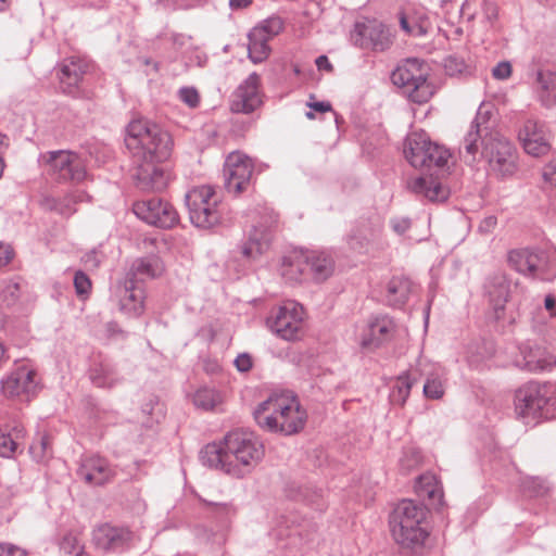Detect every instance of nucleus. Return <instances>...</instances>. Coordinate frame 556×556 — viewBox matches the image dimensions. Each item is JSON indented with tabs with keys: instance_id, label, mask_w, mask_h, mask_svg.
<instances>
[{
	"instance_id": "nucleus-64",
	"label": "nucleus",
	"mask_w": 556,
	"mask_h": 556,
	"mask_svg": "<svg viewBox=\"0 0 556 556\" xmlns=\"http://www.w3.org/2000/svg\"><path fill=\"white\" fill-rule=\"evenodd\" d=\"M212 506H215L218 511L229 515L232 511V507L227 504H220V503H210Z\"/></svg>"
},
{
	"instance_id": "nucleus-51",
	"label": "nucleus",
	"mask_w": 556,
	"mask_h": 556,
	"mask_svg": "<svg viewBox=\"0 0 556 556\" xmlns=\"http://www.w3.org/2000/svg\"><path fill=\"white\" fill-rule=\"evenodd\" d=\"M427 493L429 505L434 509H441L444 506L443 489H419Z\"/></svg>"
},
{
	"instance_id": "nucleus-31",
	"label": "nucleus",
	"mask_w": 556,
	"mask_h": 556,
	"mask_svg": "<svg viewBox=\"0 0 556 556\" xmlns=\"http://www.w3.org/2000/svg\"><path fill=\"white\" fill-rule=\"evenodd\" d=\"M281 276L289 282H299L308 275L305 252H294L285 256L281 264Z\"/></svg>"
},
{
	"instance_id": "nucleus-29",
	"label": "nucleus",
	"mask_w": 556,
	"mask_h": 556,
	"mask_svg": "<svg viewBox=\"0 0 556 556\" xmlns=\"http://www.w3.org/2000/svg\"><path fill=\"white\" fill-rule=\"evenodd\" d=\"M164 271L163 262L157 256H148L136 260L127 273L126 278L140 283L144 279L156 278Z\"/></svg>"
},
{
	"instance_id": "nucleus-43",
	"label": "nucleus",
	"mask_w": 556,
	"mask_h": 556,
	"mask_svg": "<svg viewBox=\"0 0 556 556\" xmlns=\"http://www.w3.org/2000/svg\"><path fill=\"white\" fill-rule=\"evenodd\" d=\"M29 453L34 460L43 463L51 455L50 442L47 437H41L29 447Z\"/></svg>"
},
{
	"instance_id": "nucleus-58",
	"label": "nucleus",
	"mask_w": 556,
	"mask_h": 556,
	"mask_svg": "<svg viewBox=\"0 0 556 556\" xmlns=\"http://www.w3.org/2000/svg\"><path fill=\"white\" fill-rule=\"evenodd\" d=\"M0 556H27V553L16 545L0 543Z\"/></svg>"
},
{
	"instance_id": "nucleus-21",
	"label": "nucleus",
	"mask_w": 556,
	"mask_h": 556,
	"mask_svg": "<svg viewBox=\"0 0 556 556\" xmlns=\"http://www.w3.org/2000/svg\"><path fill=\"white\" fill-rule=\"evenodd\" d=\"M114 475V468L105 458L99 455L83 458L76 470V476L80 482L96 486L111 483Z\"/></svg>"
},
{
	"instance_id": "nucleus-5",
	"label": "nucleus",
	"mask_w": 556,
	"mask_h": 556,
	"mask_svg": "<svg viewBox=\"0 0 556 556\" xmlns=\"http://www.w3.org/2000/svg\"><path fill=\"white\" fill-rule=\"evenodd\" d=\"M254 419L266 431L292 435L304 428L307 414L294 396L275 394L258 404Z\"/></svg>"
},
{
	"instance_id": "nucleus-2",
	"label": "nucleus",
	"mask_w": 556,
	"mask_h": 556,
	"mask_svg": "<svg viewBox=\"0 0 556 556\" xmlns=\"http://www.w3.org/2000/svg\"><path fill=\"white\" fill-rule=\"evenodd\" d=\"M491 116L490 106L481 104L464 137L459 153L466 163L484 159L495 175L509 177L517 170V153L513 143L493 129Z\"/></svg>"
},
{
	"instance_id": "nucleus-26",
	"label": "nucleus",
	"mask_w": 556,
	"mask_h": 556,
	"mask_svg": "<svg viewBox=\"0 0 556 556\" xmlns=\"http://www.w3.org/2000/svg\"><path fill=\"white\" fill-rule=\"evenodd\" d=\"M395 331L394 320L387 316H376L368 325V332L362 339V345L365 348H378L384 342L391 340Z\"/></svg>"
},
{
	"instance_id": "nucleus-38",
	"label": "nucleus",
	"mask_w": 556,
	"mask_h": 556,
	"mask_svg": "<svg viewBox=\"0 0 556 556\" xmlns=\"http://www.w3.org/2000/svg\"><path fill=\"white\" fill-rule=\"evenodd\" d=\"M25 437V429L22 425L16 424L10 429H0V456L11 457Z\"/></svg>"
},
{
	"instance_id": "nucleus-33",
	"label": "nucleus",
	"mask_w": 556,
	"mask_h": 556,
	"mask_svg": "<svg viewBox=\"0 0 556 556\" xmlns=\"http://www.w3.org/2000/svg\"><path fill=\"white\" fill-rule=\"evenodd\" d=\"M292 527L286 526V531L282 528V525L279 526L278 535L287 536L292 541L293 544L298 542L301 543H309L314 540L317 526L309 520L302 519L300 522H295V520H291Z\"/></svg>"
},
{
	"instance_id": "nucleus-4",
	"label": "nucleus",
	"mask_w": 556,
	"mask_h": 556,
	"mask_svg": "<svg viewBox=\"0 0 556 556\" xmlns=\"http://www.w3.org/2000/svg\"><path fill=\"white\" fill-rule=\"evenodd\" d=\"M428 508L413 500L400 501L389 515L390 533L403 549L418 552L430 535Z\"/></svg>"
},
{
	"instance_id": "nucleus-28",
	"label": "nucleus",
	"mask_w": 556,
	"mask_h": 556,
	"mask_svg": "<svg viewBox=\"0 0 556 556\" xmlns=\"http://www.w3.org/2000/svg\"><path fill=\"white\" fill-rule=\"evenodd\" d=\"M419 366L421 367L420 376L426 377V382L422 390L425 396L431 400H440L445 392L443 381L445 372L443 368L422 362L419 363Z\"/></svg>"
},
{
	"instance_id": "nucleus-15",
	"label": "nucleus",
	"mask_w": 556,
	"mask_h": 556,
	"mask_svg": "<svg viewBox=\"0 0 556 556\" xmlns=\"http://www.w3.org/2000/svg\"><path fill=\"white\" fill-rule=\"evenodd\" d=\"M253 174L252 160L240 153H230L225 162L223 175L228 192L239 194L250 185Z\"/></svg>"
},
{
	"instance_id": "nucleus-13",
	"label": "nucleus",
	"mask_w": 556,
	"mask_h": 556,
	"mask_svg": "<svg viewBox=\"0 0 556 556\" xmlns=\"http://www.w3.org/2000/svg\"><path fill=\"white\" fill-rule=\"evenodd\" d=\"M132 211L144 223L163 229H169L179 222V215L173 204L156 197L135 202Z\"/></svg>"
},
{
	"instance_id": "nucleus-20",
	"label": "nucleus",
	"mask_w": 556,
	"mask_h": 556,
	"mask_svg": "<svg viewBox=\"0 0 556 556\" xmlns=\"http://www.w3.org/2000/svg\"><path fill=\"white\" fill-rule=\"evenodd\" d=\"M262 102L261 77L253 72L233 91L230 109L235 113L249 114L261 106Z\"/></svg>"
},
{
	"instance_id": "nucleus-44",
	"label": "nucleus",
	"mask_w": 556,
	"mask_h": 556,
	"mask_svg": "<svg viewBox=\"0 0 556 556\" xmlns=\"http://www.w3.org/2000/svg\"><path fill=\"white\" fill-rule=\"evenodd\" d=\"M141 410L144 415L151 417L146 421L147 427H152L154 422H159L163 417L162 407L156 397L149 399L148 402L142 405Z\"/></svg>"
},
{
	"instance_id": "nucleus-60",
	"label": "nucleus",
	"mask_w": 556,
	"mask_h": 556,
	"mask_svg": "<svg viewBox=\"0 0 556 556\" xmlns=\"http://www.w3.org/2000/svg\"><path fill=\"white\" fill-rule=\"evenodd\" d=\"M103 255L97 250H92L83 256V262L87 267L97 268L102 262Z\"/></svg>"
},
{
	"instance_id": "nucleus-61",
	"label": "nucleus",
	"mask_w": 556,
	"mask_h": 556,
	"mask_svg": "<svg viewBox=\"0 0 556 556\" xmlns=\"http://www.w3.org/2000/svg\"><path fill=\"white\" fill-rule=\"evenodd\" d=\"M315 64L319 71L331 72L333 68L332 64L326 55H319L316 59Z\"/></svg>"
},
{
	"instance_id": "nucleus-23",
	"label": "nucleus",
	"mask_w": 556,
	"mask_h": 556,
	"mask_svg": "<svg viewBox=\"0 0 556 556\" xmlns=\"http://www.w3.org/2000/svg\"><path fill=\"white\" fill-rule=\"evenodd\" d=\"M119 309L128 317H139L144 309V290L141 283L125 278L117 286Z\"/></svg>"
},
{
	"instance_id": "nucleus-42",
	"label": "nucleus",
	"mask_w": 556,
	"mask_h": 556,
	"mask_svg": "<svg viewBox=\"0 0 556 556\" xmlns=\"http://www.w3.org/2000/svg\"><path fill=\"white\" fill-rule=\"evenodd\" d=\"M422 462V453L418 447L407 446L403 450L402 457L400 459V467L402 470H410L417 467Z\"/></svg>"
},
{
	"instance_id": "nucleus-41",
	"label": "nucleus",
	"mask_w": 556,
	"mask_h": 556,
	"mask_svg": "<svg viewBox=\"0 0 556 556\" xmlns=\"http://www.w3.org/2000/svg\"><path fill=\"white\" fill-rule=\"evenodd\" d=\"M193 404L202 410H214L222 404V395L214 388L202 387L195 391Z\"/></svg>"
},
{
	"instance_id": "nucleus-3",
	"label": "nucleus",
	"mask_w": 556,
	"mask_h": 556,
	"mask_svg": "<svg viewBox=\"0 0 556 556\" xmlns=\"http://www.w3.org/2000/svg\"><path fill=\"white\" fill-rule=\"evenodd\" d=\"M263 456L264 446L258 437L243 429L228 432L222 442L208 443L200 453L203 465L232 478L248 476Z\"/></svg>"
},
{
	"instance_id": "nucleus-1",
	"label": "nucleus",
	"mask_w": 556,
	"mask_h": 556,
	"mask_svg": "<svg viewBox=\"0 0 556 556\" xmlns=\"http://www.w3.org/2000/svg\"><path fill=\"white\" fill-rule=\"evenodd\" d=\"M125 144L136 164L134 178L143 191H162L170 175L160 163L166 161L173 148L168 131L146 119H135L127 126Z\"/></svg>"
},
{
	"instance_id": "nucleus-48",
	"label": "nucleus",
	"mask_w": 556,
	"mask_h": 556,
	"mask_svg": "<svg viewBox=\"0 0 556 556\" xmlns=\"http://www.w3.org/2000/svg\"><path fill=\"white\" fill-rule=\"evenodd\" d=\"M178 99L191 109L200 104V94L194 87H181L177 92Z\"/></svg>"
},
{
	"instance_id": "nucleus-53",
	"label": "nucleus",
	"mask_w": 556,
	"mask_h": 556,
	"mask_svg": "<svg viewBox=\"0 0 556 556\" xmlns=\"http://www.w3.org/2000/svg\"><path fill=\"white\" fill-rule=\"evenodd\" d=\"M439 484H441V480L439 479V477L431 471H427L417 477L415 486L426 488L438 486Z\"/></svg>"
},
{
	"instance_id": "nucleus-24",
	"label": "nucleus",
	"mask_w": 556,
	"mask_h": 556,
	"mask_svg": "<svg viewBox=\"0 0 556 556\" xmlns=\"http://www.w3.org/2000/svg\"><path fill=\"white\" fill-rule=\"evenodd\" d=\"M485 293L493 306L496 318H501V313L505 308L510 293V281L503 271H496L486 278L484 283Z\"/></svg>"
},
{
	"instance_id": "nucleus-55",
	"label": "nucleus",
	"mask_w": 556,
	"mask_h": 556,
	"mask_svg": "<svg viewBox=\"0 0 556 556\" xmlns=\"http://www.w3.org/2000/svg\"><path fill=\"white\" fill-rule=\"evenodd\" d=\"M233 364L238 371L248 372L253 367V359L249 353H241L235 358Z\"/></svg>"
},
{
	"instance_id": "nucleus-32",
	"label": "nucleus",
	"mask_w": 556,
	"mask_h": 556,
	"mask_svg": "<svg viewBox=\"0 0 556 556\" xmlns=\"http://www.w3.org/2000/svg\"><path fill=\"white\" fill-rule=\"evenodd\" d=\"M414 291L415 286L408 278L393 277L387 286V303L393 307H401Z\"/></svg>"
},
{
	"instance_id": "nucleus-30",
	"label": "nucleus",
	"mask_w": 556,
	"mask_h": 556,
	"mask_svg": "<svg viewBox=\"0 0 556 556\" xmlns=\"http://www.w3.org/2000/svg\"><path fill=\"white\" fill-rule=\"evenodd\" d=\"M308 274L315 281H324L333 273V258L324 251H306Z\"/></svg>"
},
{
	"instance_id": "nucleus-52",
	"label": "nucleus",
	"mask_w": 556,
	"mask_h": 556,
	"mask_svg": "<svg viewBox=\"0 0 556 556\" xmlns=\"http://www.w3.org/2000/svg\"><path fill=\"white\" fill-rule=\"evenodd\" d=\"M513 66L509 61H501L492 68V76L497 80H506L511 76Z\"/></svg>"
},
{
	"instance_id": "nucleus-7",
	"label": "nucleus",
	"mask_w": 556,
	"mask_h": 556,
	"mask_svg": "<svg viewBox=\"0 0 556 556\" xmlns=\"http://www.w3.org/2000/svg\"><path fill=\"white\" fill-rule=\"evenodd\" d=\"M189 218L193 226L212 229L222 223L225 207L220 194L210 185L197 186L185 195Z\"/></svg>"
},
{
	"instance_id": "nucleus-9",
	"label": "nucleus",
	"mask_w": 556,
	"mask_h": 556,
	"mask_svg": "<svg viewBox=\"0 0 556 556\" xmlns=\"http://www.w3.org/2000/svg\"><path fill=\"white\" fill-rule=\"evenodd\" d=\"M404 154L415 168L443 167L450 157V152L432 142L425 131H414L407 136Z\"/></svg>"
},
{
	"instance_id": "nucleus-14",
	"label": "nucleus",
	"mask_w": 556,
	"mask_h": 556,
	"mask_svg": "<svg viewBox=\"0 0 556 556\" xmlns=\"http://www.w3.org/2000/svg\"><path fill=\"white\" fill-rule=\"evenodd\" d=\"M351 41L358 48L386 51L393 43V34L376 20L356 22L351 30Z\"/></svg>"
},
{
	"instance_id": "nucleus-39",
	"label": "nucleus",
	"mask_w": 556,
	"mask_h": 556,
	"mask_svg": "<svg viewBox=\"0 0 556 556\" xmlns=\"http://www.w3.org/2000/svg\"><path fill=\"white\" fill-rule=\"evenodd\" d=\"M481 9L482 17L492 25L497 18V7L495 3L488 0H466L460 9V12L468 21L476 17L478 14L477 8Z\"/></svg>"
},
{
	"instance_id": "nucleus-63",
	"label": "nucleus",
	"mask_w": 556,
	"mask_h": 556,
	"mask_svg": "<svg viewBox=\"0 0 556 556\" xmlns=\"http://www.w3.org/2000/svg\"><path fill=\"white\" fill-rule=\"evenodd\" d=\"M252 3V0H229V5L232 10H240L248 8Z\"/></svg>"
},
{
	"instance_id": "nucleus-10",
	"label": "nucleus",
	"mask_w": 556,
	"mask_h": 556,
	"mask_svg": "<svg viewBox=\"0 0 556 556\" xmlns=\"http://www.w3.org/2000/svg\"><path fill=\"white\" fill-rule=\"evenodd\" d=\"M508 263L519 274L534 279L551 281L556 277V263L542 250H513L508 253Z\"/></svg>"
},
{
	"instance_id": "nucleus-37",
	"label": "nucleus",
	"mask_w": 556,
	"mask_h": 556,
	"mask_svg": "<svg viewBox=\"0 0 556 556\" xmlns=\"http://www.w3.org/2000/svg\"><path fill=\"white\" fill-rule=\"evenodd\" d=\"M417 379L416 370H409L399 376L391 389V403L403 406L410 394L412 387L417 382Z\"/></svg>"
},
{
	"instance_id": "nucleus-25",
	"label": "nucleus",
	"mask_w": 556,
	"mask_h": 556,
	"mask_svg": "<svg viewBox=\"0 0 556 556\" xmlns=\"http://www.w3.org/2000/svg\"><path fill=\"white\" fill-rule=\"evenodd\" d=\"M275 219L270 216L265 224L253 226L249 232L248 240L242 247V254L250 260H254L263 254L271 241V228Z\"/></svg>"
},
{
	"instance_id": "nucleus-45",
	"label": "nucleus",
	"mask_w": 556,
	"mask_h": 556,
	"mask_svg": "<svg viewBox=\"0 0 556 556\" xmlns=\"http://www.w3.org/2000/svg\"><path fill=\"white\" fill-rule=\"evenodd\" d=\"M283 28V22L278 16H271L265 20L262 24L253 27L252 29H262L263 35L269 40L277 36Z\"/></svg>"
},
{
	"instance_id": "nucleus-22",
	"label": "nucleus",
	"mask_w": 556,
	"mask_h": 556,
	"mask_svg": "<svg viewBox=\"0 0 556 556\" xmlns=\"http://www.w3.org/2000/svg\"><path fill=\"white\" fill-rule=\"evenodd\" d=\"M130 540V532L122 527L103 523L92 533L94 546L103 552H121Z\"/></svg>"
},
{
	"instance_id": "nucleus-57",
	"label": "nucleus",
	"mask_w": 556,
	"mask_h": 556,
	"mask_svg": "<svg viewBox=\"0 0 556 556\" xmlns=\"http://www.w3.org/2000/svg\"><path fill=\"white\" fill-rule=\"evenodd\" d=\"M393 231L400 236L404 235L410 228V219L406 217H395L390 220Z\"/></svg>"
},
{
	"instance_id": "nucleus-59",
	"label": "nucleus",
	"mask_w": 556,
	"mask_h": 556,
	"mask_svg": "<svg viewBox=\"0 0 556 556\" xmlns=\"http://www.w3.org/2000/svg\"><path fill=\"white\" fill-rule=\"evenodd\" d=\"M14 256V251L10 244L0 241V269L5 267Z\"/></svg>"
},
{
	"instance_id": "nucleus-46",
	"label": "nucleus",
	"mask_w": 556,
	"mask_h": 556,
	"mask_svg": "<svg viewBox=\"0 0 556 556\" xmlns=\"http://www.w3.org/2000/svg\"><path fill=\"white\" fill-rule=\"evenodd\" d=\"M21 296V286L18 282L15 281H9L5 283L1 291V299L2 302L7 306L14 305Z\"/></svg>"
},
{
	"instance_id": "nucleus-17",
	"label": "nucleus",
	"mask_w": 556,
	"mask_h": 556,
	"mask_svg": "<svg viewBox=\"0 0 556 556\" xmlns=\"http://www.w3.org/2000/svg\"><path fill=\"white\" fill-rule=\"evenodd\" d=\"M518 136L525 151L532 156L546 155L551 150L552 132L544 122L527 118Z\"/></svg>"
},
{
	"instance_id": "nucleus-12",
	"label": "nucleus",
	"mask_w": 556,
	"mask_h": 556,
	"mask_svg": "<svg viewBox=\"0 0 556 556\" xmlns=\"http://www.w3.org/2000/svg\"><path fill=\"white\" fill-rule=\"evenodd\" d=\"M268 325L281 339L298 340L304 333V308L294 301H287L271 313Z\"/></svg>"
},
{
	"instance_id": "nucleus-50",
	"label": "nucleus",
	"mask_w": 556,
	"mask_h": 556,
	"mask_svg": "<svg viewBox=\"0 0 556 556\" xmlns=\"http://www.w3.org/2000/svg\"><path fill=\"white\" fill-rule=\"evenodd\" d=\"M302 490L305 491L303 493V497L307 502L308 505L313 506L317 510H323L324 509L325 505H324V503L321 501V497H323L321 491H323V489H312V488H308V489H302Z\"/></svg>"
},
{
	"instance_id": "nucleus-49",
	"label": "nucleus",
	"mask_w": 556,
	"mask_h": 556,
	"mask_svg": "<svg viewBox=\"0 0 556 556\" xmlns=\"http://www.w3.org/2000/svg\"><path fill=\"white\" fill-rule=\"evenodd\" d=\"M74 287L78 296H88L91 290V281L89 277L81 270L75 273Z\"/></svg>"
},
{
	"instance_id": "nucleus-8",
	"label": "nucleus",
	"mask_w": 556,
	"mask_h": 556,
	"mask_svg": "<svg viewBox=\"0 0 556 556\" xmlns=\"http://www.w3.org/2000/svg\"><path fill=\"white\" fill-rule=\"evenodd\" d=\"M427 68L418 59H408L392 73V83L403 94L415 103H426L433 94V87L427 79Z\"/></svg>"
},
{
	"instance_id": "nucleus-47",
	"label": "nucleus",
	"mask_w": 556,
	"mask_h": 556,
	"mask_svg": "<svg viewBox=\"0 0 556 556\" xmlns=\"http://www.w3.org/2000/svg\"><path fill=\"white\" fill-rule=\"evenodd\" d=\"M60 548L68 556H80L83 547L76 535L68 533L63 536Z\"/></svg>"
},
{
	"instance_id": "nucleus-18",
	"label": "nucleus",
	"mask_w": 556,
	"mask_h": 556,
	"mask_svg": "<svg viewBox=\"0 0 556 556\" xmlns=\"http://www.w3.org/2000/svg\"><path fill=\"white\" fill-rule=\"evenodd\" d=\"M91 68V62L85 58L71 56L63 60L58 72L62 92L74 98L79 97L84 77Z\"/></svg>"
},
{
	"instance_id": "nucleus-27",
	"label": "nucleus",
	"mask_w": 556,
	"mask_h": 556,
	"mask_svg": "<svg viewBox=\"0 0 556 556\" xmlns=\"http://www.w3.org/2000/svg\"><path fill=\"white\" fill-rule=\"evenodd\" d=\"M533 88L539 102L547 109L556 105V72L538 68L534 72Z\"/></svg>"
},
{
	"instance_id": "nucleus-54",
	"label": "nucleus",
	"mask_w": 556,
	"mask_h": 556,
	"mask_svg": "<svg viewBox=\"0 0 556 556\" xmlns=\"http://www.w3.org/2000/svg\"><path fill=\"white\" fill-rule=\"evenodd\" d=\"M497 225V218L494 215H489L484 217L479 226H478V232L482 236H490Z\"/></svg>"
},
{
	"instance_id": "nucleus-16",
	"label": "nucleus",
	"mask_w": 556,
	"mask_h": 556,
	"mask_svg": "<svg viewBox=\"0 0 556 556\" xmlns=\"http://www.w3.org/2000/svg\"><path fill=\"white\" fill-rule=\"evenodd\" d=\"M36 371L26 363L15 364V367L1 380V391L7 397L29 400L37 389Z\"/></svg>"
},
{
	"instance_id": "nucleus-34",
	"label": "nucleus",
	"mask_w": 556,
	"mask_h": 556,
	"mask_svg": "<svg viewBox=\"0 0 556 556\" xmlns=\"http://www.w3.org/2000/svg\"><path fill=\"white\" fill-rule=\"evenodd\" d=\"M412 190L425 195L431 202H443L448 197L447 189L430 177H418L410 184Z\"/></svg>"
},
{
	"instance_id": "nucleus-6",
	"label": "nucleus",
	"mask_w": 556,
	"mask_h": 556,
	"mask_svg": "<svg viewBox=\"0 0 556 556\" xmlns=\"http://www.w3.org/2000/svg\"><path fill=\"white\" fill-rule=\"evenodd\" d=\"M515 414L525 424L556 418V384L530 381L515 392Z\"/></svg>"
},
{
	"instance_id": "nucleus-40",
	"label": "nucleus",
	"mask_w": 556,
	"mask_h": 556,
	"mask_svg": "<svg viewBox=\"0 0 556 556\" xmlns=\"http://www.w3.org/2000/svg\"><path fill=\"white\" fill-rule=\"evenodd\" d=\"M400 25L406 34L415 37L427 35L431 28L429 18L424 14L418 17L401 14Z\"/></svg>"
},
{
	"instance_id": "nucleus-35",
	"label": "nucleus",
	"mask_w": 556,
	"mask_h": 556,
	"mask_svg": "<svg viewBox=\"0 0 556 556\" xmlns=\"http://www.w3.org/2000/svg\"><path fill=\"white\" fill-rule=\"evenodd\" d=\"M89 377L96 387L105 389L114 388L122 380L115 367L109 362L94 363Z\"/></svg>"
},
{
	"instance_id": "nucleus-11",
	"label": "nucleus",
	"mask_w": 556,
	"mask_h": 556,
	"mask_svg": "<svg viewBox=\"0 0 556 556\" xmlns=\"http://www.w3.org/2000/svg\"><path fill=\"white\" fill-rule=\"evenodd\" d=\"M47 173L59 181L81 182L87 177L85 159L73 151L56 150L41 154Z\"/></svg>"
},
{
	"instance_id": "nucleus-56",
	"label": "nucleus",
	"mask_w": 556,
	"mask_h": 556,
	"mask_svg": "<svg viewBox=\"0 0 556 556\" xmlns=\"http://www.w3.org/2000/svg\"><path fill=\"white\" fill-rule=\"evenodd\" d=\"M542 177L549 186H556V159L552 160L543 167Z\"/></svg>"
},
{
	"instance_id": "nucleus-36",
	"label": "nucleus",
	"mask_w": 556,
	"mask_h": 556,
	"mask_svg": "<svg viewBox=\"0 0 556 556\" xmlns=\"http://www.w3.org/2000/svg\"><path fill=\"white\" fill-rule=\"evenodd\" d=\"M262 29H251L248 35V56L254 63L264 62L270 53L269 39L263 35Z\"/></svg>"
},
{
	"instance_id": "nucleus-62",
	"label": "nucleus",
	"mask_w": 556,
	"mask_h": 556,
	"mask_svg": "<svg viewBox=\"0 0 556 556\" xmlns=\"http://www.w3.org/2000/svg\"><path fill=\"white\" fill-rule=\"evenodd\" d=\"M308 106L312 110H314L316 112H320V113L331 111V104L329 102H326V101L309 102Z\"/></svg>"
},
{
	"instance_id": "nucleus-19",
	"label": "nucleus",
	"mask_w": 556,
	"mask_h": 556,
	"mask_svg": "<svg viewBox=\"0 0 556 556\" xmlns=\"http://www.w3.org/2000/svg\"><path fill=\"white\" fill-rule=\"evenodd\" d=\"M514 363L529 372L551 371L556 367V356L544 346L522 343Z\"/></svg>"
}]
</instances>
